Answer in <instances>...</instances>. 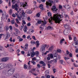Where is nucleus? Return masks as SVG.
<instances>
[{
    "label": "nucleus",
    "instance_id": "f257e3e1",
    "mask_svg": "<svg viewBox=\"0 0 78 78\" xmlns=\"http://www.w3.org/2000/svg\"><path fill=\"white\" fill-rule=\"evenodd\" d=\"M64 16L62 15L57 14H54L53 17H51V20H53L55 21L56 23H60V22L62 21V18H63Z\"/></svg>",
    "mask_w": 78,
    "mask_h": 78
},
{
    "label": "nucleus",
    "instance_id": "f03ea898",
    "mask_svg": "<svg viewBox=\"0 0 78 78\" xmlns=\"http://www.w3.org/2000/svg\"><path fill=\"white\" fill-rule=\"evenodd\" d=\"M12 66L11 64H10L8 65V68L10 69L7 71L5 72L6 73L9 75V76H11L14 72H15V69L14 68H12Z\"/></svg>",
    "mask_w": 78,
    "mask_h": 78
},
{
    "label": "nucleus",
    "instance_id": "7ed1b4c3",
    "mask_svg": "<svg viewBox=\"0 0 78 78\" xmlns=\"http://www.w3.org/2000/svg\"><path fill=\"white\" fill-rule=\"evenodd\" d=\"M53 3V1L49 0L48 1V2L46 1V4L47 5L46 7L47 8H48L49 6H51L52 5V3Z\"/></svg>",
    "mask_w": 78,
    "mask_h": 78
},
{
    "label": "nucleus",
    "instance_id": "20e7f679",
    "mask_svg": "<svg viewBox=\"0 0 78 78\" xmlns=\"http://www.w3.org/2000/svg\"><path fill=\"white\" fill-rule=\"evenodd\" d=\"M70 30H71V27H69L68 29H65L64 31V34L67 35L68 33H69L70 31Z\"/></svg>",
    "mask_w": 78,
    "mask_h": 78
},
{
    "label": "nucleus",
    "instance_id": "39448f33",
    "mask_svg": "<svg viewBox=\"0 0 78 78\" xmlns=\"http://www.w3.org/2000/svg\"><path fill=\"white\" fill-rule=\"evenodd\" d=\"M47 46V45L46 44H45L44 46H41L40 48V50L42 53H44L45 51V48Z\"/></svg>",
    "mask_w": 78,
    "mask_h": 78
},
{
    "label": "nucleus",
    "instance_id": "423d86ee",
    "mask_svg": "<svg viewBox=\"0 0 78 78\" xmlns=\"http://www.w3.org/2000/svg\"><path fill=\"white\" fill-rule=\"evenodd\" d=\"M9 59H10V58L9 57H3L2 58L1 61L2 62H7Z\"/></svg>",
    "mask_w": 78,
    "mask_h": 78
},
{
    "label": "nucleus",
    "instance_id": "0eeeda50",
    "mask_svg": "<svg viewBox=\"0 0 78 78\" xmlns=\"http://www.w3.org/2000/svg\"><path fill=\"white\" fill-rule=\"evenodd\" d=\"M6 67V65L5 63H2L0 64V69H3Z\"/></svg>",
    "mask_w": 78,
    "mask_h": 78
},
{
    "label": "nucleus",
    "instance_id": "6e6552de",
    "mask_svg": "<svg viewBox=\"0 0 78 78\" xmlns=\"http://www.w3.org/2000/svg\"><path fill=\"white\" fill-rule=\"evenodd\" d=\"M20 75L18 73H16L12 76V78H19Z\"/></svg>",
    "mask_w": 78,
    "mask_h": 78
},
{
    "label": "nucleus",
    "instance_id": "1a4fd4ad",
    "mask_svg": "<svg viewBox=\"0 0 78 78\" xmlns=\"http://www.w3.org/2000/svg\"><path fill=\"white\" fill-rule=\"evenodd\" d=\"M22 6H23V8H27L28 7V4H27V2H24L22 4Z\"/></svg>",
    "mask_w": 78,
    "mask_h": 78
},
{
    "label": "nucleus",
    "instance_id": "9d476101",
    "mask_svg": "<svg viewBox=\"0 0 78 78\" xmlns=\"http://www.w3.org/2000/svg\"><path fill=\"white\" fill-rule=\"evenodd\" d=\"M6 37L5 38V40H6V39H8L9 37H10V34H9V33L8 32H7L6 34Z\"/></svg>",
    "mask_w": 78,
    "mask_h": 78
},
{
    "label": "nucleus",
    "instance_id": "9b49d317",
    "mask_svg": "<svg viewBox=\"0 0 78 78\" xmlns=\"http://www.w3.org/2000/svg\"><path fill=\"white\" fill-rule=\"evenodd\" d=\"M52 10L53 12H56L58 9H56V7L54 5L53 6L52 8Z\"/></svg>",
    "mask_w": 78,
    "mask_h": 78
},
{
    "label": "nucleus",
    "instance_id": "f8f14e48",
    "mask_svg": "<svg viewBox=\"0 0 78 78\" xmlns=\"http://www.w3.org/2000/svg\"><path fill=\"white\" fill-rule=\"evenodd\" d=\"M45 24H46V23H43V24L41 25L40 26V30H44L43 26H44V25Z\"/></svg>",
    "mask_w": 78,
    "mask_h": 78
},
{
    "label": "nucleus",
    "instance_id": "ddd939ff",
    "mask_svg": "<svg viewBox=\"0 0 78 78\" xmlns=\"http://www.w3.org/2000/svg\"><path fill=\"white\" fill-rule=\"evenodd\" d=\"M63 26L65 28L67 29H68L69 28H70V27H69V23H67L65 25H64Z\"/></svg>",
    "mask_w": 78,
    "mask_h": 78
},
{
    "label": "nucleus",
    "instance_id": "4468645a",
    "mask_svg": "<svg viewBox=\"0 0 78 78\" xmlns=\"http://www.w3.org/2000/svg\"><path fill=\"white\" fill-rule=\"evenodd\" d=\"M57 51H53L54 56L55 58L57 57Z\"/></svg>",
    "mask_w": 78,
    "mask_h": 78
},
{
    "label": "nucleus",
    "instance_id": "2eb2a0df",
    "mask_svg": "<svg viewBox=\"0 0 78 78\" xmlns=\"http://www.w3.org/2000/svg\"><path fill=\"white\" fill-rule=\"evenodd\" d=\"M60 62L62 64V65H64V66H65L66 65V62L64 61V60H61L60 61Z\"/></svg>",
    "mask_w": 78,
    "mask_h": 78
},
{
    "label": "nucleus",
    "instance_id": "dca6fc26",
    "mask_svg": "<svg viewBox=\"0 0 78 78\" xmlns=\"http://www.w3.org/2000/svg\"><path fill=\"white\" fill-rule=\"evenodd\" d=\"M26 12H27V14H32L33 11L31 10L28 9L26 10Z\"/></svg>",
    "mask_w": 78,
    "mask_h": 78
},
{
    "label": "nucleus",
    "instance_id": "f3484780",
    "mask_svg": "<svg viewBox=\"0 0 78 78\" xmlns=\"http://www.w3.org/2000/svg\"><path fill=\"white\" fill-rule=\"evenodd\" d=\"M32 51L33 52L31 53V56L32 58H33V57L34 56V55H35V53L34 52V51L33 50V49L32 50Z\"/></svg>",
    "mask_w": 78,
    "mask_h": 78
},
{
    "label": "nucleus",
    "instance_id": "a211bd4d",
    "mask_svg": "<svg viewBox=\"0 0 78 78\" xmlns=\"http://www.w3.org/2000/svg\"><path fill=\"white\" fill-rule=\"evenodd\" d=\"M46 29L48 30H53V28L51 27V26H48L47 27Z\"/></svg>",
    "mask_w": 78,
    "mask_h": 78
},
{
    "label": "nucleus",
    "instance_id": "6ab92c4d",
    "mask_svg": "<svg viewBox=\"0 0 78 78\" xmlns=\"http://www.w3.org/2000/svg\"><path fill=\"white\" fill-rule=\"evenodd\" d=\"M12 8L13 9H14L15 8H17L18 6H17V4H15L14 5H12Z\"/></svg>",
    "mask_w": 78,
    "mask_h": 78
},
{
    "label": "nucleus",
    "instance_id": "aec40b11",
    "mask_svg": "<svg viewBox=\"0 0 78 78\" xmlns=\"http://www.w3.org/2000/svg\"><path fill=\"white\" fill-rule=\"evenodd\" d=\"M5 30H6V32L9 30V27L8 26H6L5 27Z\"/></svg>",
    "mask_w": 78,
    "mask_h": 78
},
{
    "label": "nucleus",
    "instance_id": "412c9836",
    "mask_svg": "<svg viewBox=\"0 0 78 78\" xmlns=\"http://www.w3.org/2000/svg\"><path fill=\"white\" fill-rule=\"evenodd\" d=\"M48 56H49V57H50V58L51 59L53 58V55L52 54H49L48 55Z\"/></svg>",
    "mask_w": 78,
    "mask_h": 78
},
{
    "label": "nucleus",
    "instance_id": "4be33fe9",
    "mask_svg": "<svg viewBox=\"0 0 78 78\" xmlns=\"http://www.w3.org/2000/svg\"><path fill=\"white\" fill-rule=\"evenodd\" d=\"M39 8L42 10H44V6L42 4H41L39 6Z\"/></svg>",
    "mask_w": 78,
    "mask_h": 78
},
{
    "label": "nucleus",
    "instance_id": "5701e85b",
    "mask_svg": "<svg viewBox=\"0 0 78 78\" xmlns=\"http://www.w3.org/2000/svg\"><path fill=\"white\" fill-rule=\"evenodd\" d=\"M35 55L36 56H39V52L38 51H36L35 52H34Z\"/></svg>",
    "mask_w": 78,
    "mask_h": 78
},
{
    "label": "nucleus",
    "instance_id": "b1692460",
    "mask_svg": "<svg viewBox=\"0 0 78 78\" xmlns=\"http://www.w3.org/2000/svg\"><path fill=\"white\" fill-rule=\"evenodd\" d=\"M53 46H52L49 48L48 50L49 51H51L53 50Z\"/></svg>",
    "mask_w": 78,
    "mask_h": 78
},
{
    "label": "nucleus",
    "instance_id": "393cba45",
    "mask_svg": "<svg viewBox=\"0 0 78 78\" xmlns=\"http://www.w3.org/2000/svg\"><path fill=\"white\" fill-rule=\"evenodd\" d=\"M64 39H63L60 40V45H62V44L63 43V41H64Z\"/></svg>",
    "mask_w": 78,
    "mask_h": 78
},
{
    "label": "nucleus",
    "instance_id": "a878e982",
    "mask_svg": "<svg viewBox=\"0 0 78 78\" xmlns=\"http://www.w3.org/2000/svg\"><path fill=\"white\" fill-rule=\"evenodd\" d=\"M15 20L17 23H18L19 25H20V24H21V23H20V22H19L17 19H16Z\"/></svg>",
    "mask_w": 78,
    "mask_h": 78
},
{
    "label": "nucleus",
    "instance_id": "bb28decb",
    "mask_svg": "<svg viewBox=\"0 0 78 78\" xmlns=\"http://www.w3.org/2000/svg\"><path fill=\"white\" fill-rule=\"evenodd\" d=\"M9 28L10 29L9 30V31H10V32H12V26H10Z\"/></svg>",
    "mask_w": 78,
    "mask_h": 78
},
{
    "label": "nucleus",
    "instance_id": "cd10ccee",
    "mask_svg": "<svg viewBox=\"0 0 78 78\" xmlns=\"http://www.w3.org/2000/svg\"><path fill=\"white\" fill-rule=\"evenodd\" d=\"M27 27L26 26H25L23 29V30L25 33L27 32Z\"/></svg>",
    "mask_w": 78,
    "mask_h": 78
},
{
    "label": "nucleus",
    "instance_id": "c85d7f7f",
    "mask_svg": "<svg viewBox=\"0 0 78 78\" xmlns=\"http://www.w3.org/2000/svg\"><path fill=\"white\" fill-rule=\"evenodd\" d=\"M65 17L66 19L67 18H68V19H69V15H67V14L65 15Z\"/></svg>",
    "mask_w": 78,
    "mask_h": 78
},
{
    "label": "nucleus",
    "instance_id": "c756f323",
    "mask_svg": "<svg viewBox=\"0 0 78 78\" xmlns=\"http://www.w3.org/2000/svg\"><path fill=\"white\" fill-rule=\"evenodd\" d=\"M19 20H20V21H21V19H22V16H18V17H17Z\"/></svg>",
    "mask_w": 78,
    "mask_h": 78
},
{
    "label": "nucleus",
    "instance_id": "7c9ffc66",
    "mask_svg": "<svg viewBox=\"0 0 78 78\" xmlns=\"http://www.w3.org/2000/svg\"><path fill=\"white\" fill-rule=\"evenodd\" d=\"M31 62L32 64H33V65H36V62H35L34 61H31Z\"/></svg>",
    "mask_w": 78,
    "mask_h": 78
},
{
    "label": "nucleus",
    "instance_id": "2f4dec72",
    "mask_svg": "<svg viewBox=\"0 0 78 78\" xmlns=\"http://www.w3.org/2000/svg\"><path fill=\"white\" fill-rule=\"evenodd\" d=\"M62 5H59L58 6L59 9L60 10V9H62Z\"/></svg>",
    "mask_w": 78,
    "mask_h": 78
},
{
    "label": "nucleus",
    "instance_id": "473e14b6",
    "mask_svg": "<svg viewBox=\"0 0 78 78\" xmlns=\"http://www.w3.org/2000/svg\"><path fill=\"white\" fill-rule=\"evenodd\" d=\"M45 76L46 78H50V76L48 75H45Z\"/></svg>",
    "mask_w": 78,
    "mask_h": 78
},
{
    "label": "nucleus",
    "instance_id": "72a5a7b5",
    "mask_svg": "<svg viewBox=\"0 0 78 78\" xmlns=\"http://www.w3.org/2000/svg\"><path fill=\"white\" fill-rule=\"evenodd\" d=\"M50 62V64H53L54 63V60H51V62H48V63Z\"/></svg>",
    "mask_w": 78,
    "mask_h": 78
},
{
    "label": "nucleus",
    "instance_id": "f704fd0d",
    "mask_svg": "<svg viewBox=\"0 0 78 78\" xmlns=\"http://www.w3.org/2000/svg\"><path fill=\"white\" fill-rule=\"evenodd\" d=\"M74 4L75 6H77V5H78V2L77 1H76L74 2Z\"/></svg>",
    "mask_w": 78,
    "mask_h": 78
},
{
    "label": "nucleus",
    "instance_id": "c9c22d12",
    "mask_svg": "<svg viewBox=\"0 0 78 78\" xmlns=\"http://www.w3.org/2000/svg\"><path fill=\"white\" fill-rule=\"evenodd\" d=\"M12 9H10L9 10V13L10 15L12 14Z\"/></svg>",
    "mask_w": 78,
    "mask_h": 78
},
{
    "label": "nucleus",
    "instance_id": "e433bc0d",
    "mask_svg": "<svg viewBox=\"0 0 78 78\" xmlns=\"http://www.w3.org/2000/svg\"><path fill=\"white\" fill-rule=\"evenodd\" d=\"M24 68L25 69H27V65L26 64L24 65Z\"/></svg>",
    "mask_w": 78,
    "mask_h": 78
},
{
    "label": "nucleus",
    "instance_id": "4c0bfd02",
    "mask_svg": "<svg viewBox=\"0 0 78 78\" xmlns=\"http://www.w3.org/2000/svg\"><path fill=\"white\" fill-rule=\"evenodd\" d=\"M4 30H3V29L2 28V27H0V32H3Z\"/></svg>",
    "mask_w": 78,
    "mask_h": 78
},
{
    "label": "nucleus",
    "instance_id": "58836bf2",
    "mask_svg": "<svg viewBox=\"0 0 78 78\" xmlns=\"http://www.w3.org/2000/svg\"><path fill=\"white\" fill-rule=\"evenodd\" d=\"M22 15L23 16V17H25V12H23L22 13Z\"/></svg>",
    "mask_w": 78,
    "mask_h": 78
},
{
    "label": "nucleus",
    "instance_id": "ea45409f",
    "mask_svg": "<svg viewBox=\"0 0 78 78\" xmlns=\"http://www.w3.org/2000/svg\"><path fill=\"white\" fill-rule=\"evenodd\" d=\"M49 73V72L48 70H46L45 71V75H47V74H48Z\"/></svg>",
    "mask_w": 78,
    "mask_h": 78
},
{
    "label": "nucleus",
    "instance_id": "a19ab883",
    "mask_svg": "<svg viewBox=\"0 0 78 78\" xmlns=\"http://www.w3.org/2000/svg\"><path fill=\"white\" fill-rule=\"evenodd\" d=\"M12 3L13 4H15L16 3V1L15 0H12Z\"/></svg>",
    "mask_w": 78,
    "mask_h": 78
},
{
    "label": "nucleus",
    "instance_id": "79ce46f5",
    "mask_svg": "<svg viewBox=\"0 0 78 78\" xmlns=\"http://www.w3.org/2000/svg\"><path fill=\"white\" fill-rule=\"evenodd\" d=\"M30 43L32 44H35L36 42H34V41H31Z\"/></svg>",
    "mask_w": 78,
    "mask_h": 78
},
{
    "label": "nucleus",
    "instance_id": "37998d69",
    "mask_svg": "<svg viewBox=\"0 0 78 78\" xmlns=\"http://www.w3.org/2000/svg\"><path fill=\"white\" fill-rule=\"evenodd\" d=\"M36 16L37 17H39L40 16V13H37L36 15Z\"/></svg>",
    "mask_w": 78,
    "mask_h": 78
},
{
    "label": "nucleus",
    "instance_id": "c03bdc74",
    "mask_svg": "<svg viewBox=\"0 0 78 78\" xmlns=\"http://www.w3.org/2000/svg\"><path fill=\"white\" fill-rule=\"evenodd\" d=\"M9 51H14V49H12V48H11L9 49Z\"/></svg>",
    "mask_w": 78,
    "mask_h": 78
},
{
    "label": "nucleus",
    "instance_id": "a18cd8bd",
    "mask_svg": "<svg viewBox=\"0 0 78 78\" xmlns=\"http://www.w3.org/2000/svg\"><path fill=\"white\" fill-rule=\"evenodd\" d=\"M4 50V48L2 47H0V50L3 51Z\"/></svg>",
    "mask_w": 78,
    "mask_h": 78
},
{
    "label": "nucleus",
    "instance_id": "49530a36",
    "mask_svg": "<svg viewBox=\"0 0 78 78\" xmlns=\"http://www.w3.org/2000/svg\"><path fill=\"white\" fill-rule=\"evenodd\" d=\"M24 49L25 51H27V50H28V47H25L24 48Z\"/></svg>",
    "mask_w": 78,
    "mask_h": 78
},
{
    "label": "nucleus",
    "instance_id": "de8ad7c7",
    "mask_svg": "<svg viewBox=\"0 0 78 78\" xmlns=\"http://www.w3.org/2000/svg\"><path fill=\"white\" fill-rule=\"evenodd\" d=\"M11 23L13 25V24H14V20H12L11 21Z\"/></svg>",
    "mask_w": 78,
    "mask_h": 78
},
{
    "label": "nucleus",
    "instance_id": "09e8293b",
    "mask_svg": "<svg viewBox=\"0 0 78 78\" xmlns=\"http://www.w3.org/2000/svg\"><path fill=\"white\" fill-rule=\"evenodd\" d=\"M42 22V21L41 20H38L37 21V23L38 24H41Z\"/></svg>",
    "mask_w": 78,
    "mask_h": 78
},
{
    "label": "nucleus",
    "instance_id": "8fccbe9b",
    "mask_svg": "<svg viewBox=\"0 0 78 78\" xmlns=\"http://www.w3.org/2000/svg\"><path fill=\"white\" fill-rule=\"evenodd\" d=\"M48 16H51V13L50 12H48Z\"/></svg>",
    "mask_w": 78,
    "mask_h": 78
},
{
    "label": "nucleus",
    "instance_id": "3c124183",
    "mask_svg": "<svg viewBox=\"0 0 78 78\" xmlns=\"http://www.w3.org/2000/svg\"><path fill=\"white\" fill-rule=\"evenodd\" d=\"M69 40H72V37H71V35H69Z\"/></svg>",
    "mask_w": 78,
    "mask_h": 78
},
{
    "label": "nucleus",
    "instance_id": "603ef678",
    "mask_svg": "<svg viewBox=\"0 0 78 78\" xmlns=\"http://www.w3.org/2000/svg\"><path fill=\"white\" fill-rule=\"evenodd\" d=\"M74 11L75 12H76L78 11V9H77L76 8H75L74 9Z\"/></svg>",
    "mask_w": 78,
    "mask_h": 78
},
{
    "label": "nucleus",
    "instance_id": "864d4df0",
    "mask_svg": "<svg viewBox=\"0 0 78 78\" xmlns=\"http://www.w3.org/2000/svg\"><path fill=\"white\" fill-rule=\"evenodd\" d=\"M14 30H15V31L16 32V33H18V31H19V30L16 28H15Z\"/></svg>",
    "mask_w": 78,
    "mask_h": 78
},
{
    "label": "nucleus",
    "instance_id": "5fc2aeb1",
    "mask_svg": "<svg viewBox=\"0 0 78 78\" xmlns=\"http://www.w3.org/2000/svg\"><path fill=\"white\" fill-rule=\"evenodd\" d=\"M12 17H14V18H15V17H16V15L14 14H12Z\"/></svg>",
    "mask_w": 78,
    "mask_h": 78
},
{
    "label": "nucleus",
    "instance_id": "6e6d98bb",
    "mask_svg": "<svg viewBox=\"0 0 78 78\" xmlns=\"http://www.w3.org/2000/svg\"><path fill=\"white\" fill-rule=\"evenodd\" d=\"M35 70H36V69H35V68H34L32 69V71L33 73L35 71Z\"/></svg>",
    "mask_w": 78,
    "mask_h": 78
},
{
    "label": "nucleus",
    "instance_id": "4d7b16f0",
    "mask_svg": "<svg viewBox=\"0 0 78 78\" xmlns=\"http://www.w3.org/2000/svg\"><path fill=\"white\" fill-rule=\"evenodd\" d=\"M57 52H58V53H61V50L60 49H58L57 50Z\"/></svg>",
    "mask_w": 78,
    "mask_h": 78
},
{
    "label": "nucleus",
    "instance_id": "13d9d810",
    "mask_svg": "<svg viewBox=\"0 0 78 78\" xmlns=\"http://www.w3.org/2000/svg\"><path fill=\"white\" fill-rule=\"evenodd\" d=\"M70 14L71 16H73V15L74 14V13H73V11H72V12L70 13Z\"/></svg>",
    "mask_w": 78,
    "mask_h": 78
},
{
    "label": "nucleus",
    "instance_id": "bf43d9fd",
    "mask_svg": "<svg viewBox=\"0 0 78 78\" xmlns=\"http://www.w3.org/2000/svg\"><path fill=\"white\" fill-rule=\"evenodd\" d=\"M23 28V26H21V27L20 28V30H22V29Z\"/></svg>",
    "mask_w": 78,
    "mask_h": 78
},
{
    "label": "nucleus",
    "instance_id": "052dcab7",
    "mask_svg": "<svg viewBox=\"0 0 78 78\" xmlns=\"http://www.w3.org/2000/svg\"><path fill=\"white\" fill-rule=\"evenodd\" d=\"M30 32H31V33H33V32H34V30L31 29H30Z\"/></svg>",
    "mask_w": 78,
    "mask_h": 78
},
{
    "label": "nucleus",
    "instance_id": "680f3d73",
    "mask_svg": "<svg viewBox=\"0 0 78 78\" xmlns=\"http://www.w3.org/2000/svg\"><path fill=\"white\" fill-rule=\"evenodd\" d=\"M39 45H40V44L39 43H37L36 47L37 48H38V47H39Z\"/></svg>",
    "mask_w": 78,
    "mask_h": 78
},
{
    "label": "nucleus",
    "instance_id": "e2e57ef3",
    "mask_svg": "<svg viewBox=\"0 0 78 78\" xmlns=\"http://www.w3.org/2000/svg\"><path fill=\"white\" fill-rule=\"evenodd\" d=\"M72 73L70 72H69L68 73V74L69 75V76H72Z\"/></svg>",
    "mask_w": 78,
    "mask_h": 78
},
{
    "label": "nucleus",
    "instance_id": "0e129e2a",
    "mask_svg": "<svg viewBox=\"0 0 78 78\" xmlns=\"http://www.w3.org/2000/svg\"><path fill=\"white\" fill-rule=\"evenodd\" d=\"M32 61H34V60H36V57H34L33 58H32Z\"/></svg>",
    "mask_w": 78,
    "mask_h": 78
},
{
    "label": "nucleus",
    "instance_id": "69168bd1",
    "mask_svg": "<svg viewBox=\"0 0 78 78\" xmlns=\"http://www.w3.org/2000/svg\"><path fill=\"white\" fill-rule=\"evenodd\" d=\"M22 38L23 39H26V36L25 35H24L23 36Z\"/></svg>",
    "mask_w": 78,
    "mask_h": 78
},
{
    "label": "nucleus",
    "instance_id": "338daca9",
    "mask_svg": "<svg viewBox=\"0 0 78 78\" xmlns=\"http://www.w3.org/2000/svg\"><path fill=\"white\" fill-rule=\"evenodd\" d=\"M15 14L16 15V16L17 17H18L19 16V14L17 13H16Z\"/></svg>",
    "mask_w": 78,
    "mask_h": 78
},
{
    "label": "nucleus",
    "instance_id": "774afa93",
    "mask_svg": "<svg viewBox=\"0 0 78 78\" xmlns=\"http://www.w3.org/2000/svg\"><path fill=\"white\" fill-rule=\"evenodd\" d=\"M15 25L16 27H19V25H18V24L17 23H15Z\"/></svg>",
    "mask_w": 78,
    "mask_h": 78
}]
</instances>
